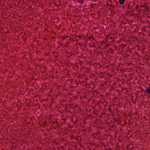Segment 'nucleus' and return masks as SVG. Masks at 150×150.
<instances>
[{
    "label": "nucleus",
    "instance_id": "f03ea898",
    "mask_svg": "<svg viewBox=\"0 0 150 150\" xmlns=\"http://www.w3.org/2000/svg\"><path fill=\"white\" fill-rule=\"evenodd\" d=\"M146 92L148 93H150V88H147L146 90Z\"/></svg>",
    "mask_w": 150,
    "mask_h": 150
},
{
    "label": "nucleus",
    "instance_id": "20e7f679",
    "mask_svg": "<svg viewBox=\"0 0 150 150\" xmlns=\"http://www.w3.org/2000/svg\"><path fill=\"white\" fill-rule=\"evenodd\" d=\"M80 1H81L80 0H78V2H79V3H80Z\"/></svg>",
    "mask_w": 150,
    "mask_h": 150
},
{
    "label": "nucleus",
    "instance_id": "7ed1b4c3",
    "mask_svg": "<svg viewBox=\"0 0 150 150\" xmlns=\"http://www.w3.org/2000/svg\"><path fill=\"white\" fill-rule=\"evenodd\" d=\"M84 2V1L83 0H81L80 1V3L81 4H83V3Z\"/></svg>",
    "mask_w": 150,
    "mask_h": 150
},
{
    "label": "nucleus",
    "instance_id": "f257e3e1",
    "mask_svg": "<svg viewBox=\"0 0 150 150\" xmlns=\"http://www.w3.org/2000/svg\"><path fill=\"white\" fill-rule=\"evenodd\" d=\"M125 0H119V2L120 4H124Z\"/></svg>",
    "mask_w": 150,
    "mask_h": 150
}]
</instances>
